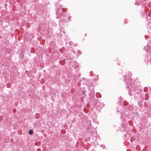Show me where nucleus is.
<instances>
[{"mask_svg":"<svg viewBox=\"0 0 151 151\" xmlns=\"http://www.w3.org/2000/svg\"><path fill=\"white\" fill-rule=\"evenodd\" d=\"M33 131L32 130H30L29 131V133L30 134H32L33 133Z\"/></svg>","mask_w":151,"mask_h":151,"instance_id":"obj_1","label":"nucleus"}]
</instances>
